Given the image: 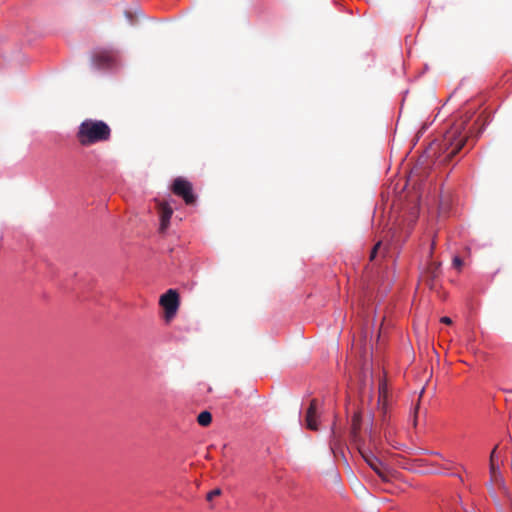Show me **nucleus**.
Here are the masks:
<instances>
[{
  "mask_svg": "<svg viewBox=\"0 0 512 512\" xmlns=\"http://www.w3.org/2000/svg\"><path fill=\"white\" fill-rule=\"evenodd\" d=\"M469 121L470 116L466 115L455 120L446 130L439 144L441 161H451L465 146L470 134V130L467 129Z\"/></svg>",
  "mask_w": 512,
  "mask_h": 512,
  "instance_id": "obj_1",
  "label": "nucleus"
},
{
  "mask_svg": "<svg viewBox=\"0 0 512 512\" xmlns=\"http://www.w3.org/2000/svg\"><path fill=\"white\" fill-rule=\"evenodd\" d=\"M111 137V129L102 120L85 119L78 127L76 138L82 146H90L99 142H106Z\"/></svg>",
  "mask_w": 512,
  "mask_h": 512,
  "instance_id": "obj_2",
  "label": "nucleus"
},
{
  "mask_svg": "<svg viewBox=\"0 0 512 512\" xmlns=\"http://www.w3.org/2000/svg\"><path fill=\"white\" fill-rule=\"evenodd\" d=\"M364 461L375 471V473L385 482L390 481L393 474L392 470L384 466L383 463L368 449L361 446L358 448Z\"/></svg>",
  "mask_w": 512,
  "mask_h": 512,
  "instance_id": "obj_3",
  "label": "nucleus"
},
{
  "mask_svg": "<svg viewBox=\"0 0 512 512\" xmlns=\"http://www.w3.org/2000/svg\"><path fill=\"white\" fill-rule=\"evenodd\" d=\"M172 191L175 195L181 197L187 205H193L196 202V195L193 193L192 184L182 178L178 177L173 181Z\"/></svg>",
  "mask_w": 512,
  "mask_h": 512,
  "instance_id": "obj_4",
  "label": "nucleus"
},
{
  "mask_svg": "<svg viewBox=\"0 0 512 512\" xmlns=\"http://www.w3.org/2000/svg\"><path fill=\"white\" fill-rule=\"evenodd\" d=\"M159 303L164 309L165 319L169 321L175 316L179 308V294L176 290L169 289L160 297Z\"/></svg>",
  "mask_w": 512,
  "mask_h": 512,
  "instance_id": "obj_5",
  "label": "nucleus"
},
{
  "mask_svg": "<svg viewBox=\"0 0 512 512\" xmlns=\"http://www.w3.org/2000/svg\"><path fill=\"white\" fill-rule=\"evenodd\" d=\"M156 209L160 218V233H165L170 225V219L173 215V208L166 201L155 200Z\"/></svg>",
  "mask_w": 512,
  "mask_h": 512,
  "instance_id": "obj_6",
  "label": "nucleus"
},
{
  "mask_svg": "<svg viewBox=\"0 0 512 512\" xmlns=\"http://www.w3.org/2000/svg\"><path fill=\"white\" fill-rule=\"evenodd\" d=\"M116 61V54L112 50H98L93 54V63L98 68H107Z\"/></svg>",
  "mask_w": 512,
  "mask_h": 512,
  "instance_id": "obj_7",
  "label": "nucleus"
},
{
  "mask_svg": "<svg viewBox=\"0 0 512 512\" xmlns=\"http://www.w3.org/2000/svg\"><path fill=\"white\" fill-rule=\"evenodd\" d=\"M440 263L430 262L422 273V280L429 286L430 289H434L436 287V280L439 278L441 274Z\"/></svg>",
  "mask_w": 512,
  "mask_h": 512,
  "instance_id": "obj_8",
  "label": "nucleus"
},
{
  "mask_svg": "<svg viewBox=\"0 0 512 512\" xmlns=\"http://www.w3.org/2000/svg\"><path fill=\"white\" fill-rule=\"evenodd\" d=\"M317 418V400L313 399L310 402V405L307 409L306 416H305V422L306 427L310 430H318V425L316 422Z\"/></svg>",
  "mask_w": 512,
  "mask_h": 512,
  "instance_id": "obj_9",
  "label": "nucleus"
},
{
  "mask_svg": "<svg viewBox=\"0 0 512 512\" xmlns=\"http://www.w3.org/2000/svg\"><path fill=\"white\" fill-rule=\"evenodd\" d=\"M490 470V479L491 482L495 485H502L503 484V478L500 472V467L498 464H492L489 465Z\"/></svg>",
  "mask_w": 512,
  "mask_h": 512,
  "instance_id": "obj_10",
  "label": "nucleus"
},
{
  "mask_svg": "<svg viewBox=\"0 0 512 512\" xmlns=\"http://www.w3.org/2000/svg\"><path fill=\"white\" fill-rule=\"evenodd\" d=\"M361 428V414L355 413L352 418V424H351V433L354 438H356L359 434Z\"/></svg>",
  "mask_w": 512,
  "mask_h": 512,
  "instance_id": "obj_11",
  "label": "nucleus"
},
{
  "mask_svg": "<svg viewBox=\"0 0 512 512\" xmlns=\"http://www.w3.org/2000/svg\"><path fill=\"white\" fill-rule=\"evenodd\" d=\"M197 422L199 425L204 426V427L210 425L212 422L211 413L208 411H202L197 417Z\"/></svg>",
  "mask_w": 512,
  "mask_h": 512,
  "instance_id": "obj_12",
  "label": "nucleus"
},
{
  "mask_svg": "<svg viewBox=\"0 0 512 512\" xmlns=\"http://www.w3.org/2000/svg\"><path fill=\"white\" fill-rule=\"evenodd\" d=\"M450 198L448 195H443L440 199L439 203V212L441 214H446L449 210Z\"/></svg>",
  "mask_w": 512,
  "mask_h": 512,
  "instance_id": "obj_13",
  "label": "nucleus"
},
{
  "mask_svg": "<svg viewBox=\"0 0 512 512\" xmlns=\"http://www.w3.org/2000/svg\"><path fill=\"white\" fill-rule=\"evenodd\" d=\"M386 393H387L386 383L384 381H381L379 384V401L382 398L386 397Z\"/></svg>",
  "mask_w": 512,
  "mask_h": 512,
  "instance_id": "obj_14",
  "label": "nucleus"
},
{
  "mask_svg": "<svg viewBox=\"0 0 512 512\" xmlns=\"http://www.w3.org/2000/svg\"><path fill=\"white\" fill-rule=\"evenodd\" d=\"M221 495V489L219 488H216L212 491H210L207 496H206V499L208 501H211L213 498L217 497V496H220Z\"/></svg>",
  "mask_w": 512,
  "mask_h": 512,
  "instance_id": "obj_15",
  "label": "nucleus"
},
{
  "mask_svg": "<svg viewBox=\"0 0 512 512\" xmlns=\"http://www.w3.org/2000/svg\"><path fill=\"white\" fill-rule=\"evenodd\" d=\"M381 244H382L381 241H378L374 245V247H373V249H372V251L370 253V261H373L375 259L376 255H377V252H378V249L381 247Z\"/></svg>",
  "mask_w": 512,
  "mask_h": 512,
  "instance_id": "obj_16",
  "label": "nucleus"
},
{
  "mask_svg": "<svg viewBox=\"0 0 512 512\" xmlns=\"http://www.w3.org/2000/svg\"><path fill=\"white\" fill-rule=\"evenodd\" d=\"M497 448H498V445H496L494 447V449L492 450V452L490 454L489 465L498 464L497 463V453H496Z\"/></svg>",
  "mask_w": 512,
  "mask_h": 512,
  "instance_id": "obj_17",
  "label": "nucleus"
},
{
  "mask_svg": "<svg viewBox=\"0 0 512 512\" xmlns=\"http://www.w3.org/2000/svg\"><path fill=\"white\" fill-rule=\"evenodd\" d=\"M462 264H463V261H462V259H461V258H459V257H455V258L453 259V265H454L456 268H460V267L462 266Z\"/></svg>",
  "mask_w": 512,
  "mask_h": 512,
  "instance_id": "obj_18",
  "label": "nucleus"
},
{
  "mask_svg": "<svg viewBox=\"0 0 512 512\" xmlns=\"http://www.w3.org/2000/svg\"><path fill=\"white\" fill-rule=\"evenodd\" d=\"M441 322L447 325H450L452 323V320L449 317H442Z\"/></svg>",
  "mask_w": 512,
  "mask_h": 512,
  "instance_id": "obj_19",
  "label": "nucleus"
},
{
  "mask_svg": "<svg viewBox=\"0 0 512 512\" xmlns=\"http://www.w3.org/2000/svg\"><path fill=\"white\" fill-rule=\"evenodd\" d=\"M435 245H436V242H435V240H433L432 244H431L430 252H429V256L430 257H432V255H433V251H434Z\"/></svg>",
  "mask_w": 512,
  "mask_h": 512,
  "instance_id": "obj_20",
  "label": "nucleus"
},
{
  "mask_svg": "<svg viewBox=\"0 0 512 512\" xmlns=\"http://www.w3.org/2000/svg\"><path fill=\"white\" fill-rule=\"evenodd\" d=\"M332 434H333L334 437L336 436L335 426L332 427Z\"/></svg>",
  "mask_w": 512,
  "mask_h": 512,
  "instance_id": "obj_21",
  "label": "nucleus"
},
{
  "mask_svg": "<svg viewBox=\"0 0 512 512\" xmlns=\"http://www.w3.org/2000/svg\"><path fill=\"white\" fill-rule=\"evenodd\" d=\"M418 409H419V404L415 408V413L417 412Z\"/></svg>",
  "mask_w": 512,
  "mask_h": 512,
  "instance_id": "obj_22",
  "label": "nucleus"
}]
</instances>
